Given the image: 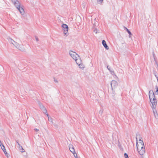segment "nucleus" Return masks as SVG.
Returning <instances> with one entry per match:
<instances>
[{"instance_id": "nucleus-1", "label": "nucleus", "mask_w": 158, "mask_h": 158, "mask_svg": "<svg viewBox=\"0 0 158 158\" xmlns=\"http://www.w3.org/2000/svg\"><path fill=\"white\" fill-rule=\"evenodd\" d=\"M8 40L10 43L12 44L16 48L19 50L21 51H24L25 49L22 44H19L10 38H8Z\"/></svg>"}, {"instance_id": "nucleus-2", "label": "nucleus", "mask_w": 158, "mask_h": 158, "mask_svg": "<svg viewBox=\"0 0 158 158\" xmlns=\"http://www.w3.org/2000/svg\"><path fill=\"white\" fill-rule=\"evenodd\" d=\"M149 96L150 101L152 104V107L153 109H155L156 107L157 102L152 90L149 91Z\"/></svg>"}, {"instance_id": "nucleus-3", "label": "nucleus", "mask_w": 158, "mask_h": 158, "mask_svg": "<svg viewBox=\"0 0 158 158\" xmlns=\"http://www.w3.org/2000/svg\"><path fill=\"white\" fill-rule=\"evenodd\" d=\"M14 5L16 8L19 11L22 15H23L24 14V11L23 9L20 5L19 2L17 0H11Z\"/></svg>"}, {"instance_id": "nucleus-4", "label": "nucleus", "mask_w": 158, "mask_h": 158, "mask_svg": "<svg viewBox=\"0 0 158 158\" xmlns=\"http://www.w3.org/2000/svg\"><path fill=\"white\" fill-rule=\"evenodd\" d=\"M75 60L76 62V63L78 65L80 68L82 69L84 68V65L82 63V60L80 58L79 56V57H77L76 59H75Z\"/></svg>"}, {"instance_id": "nucleus-5", "label": "nucleus", "mask_w": 158, "mask_h": 158, "mask_svg": "<svg viewBox=\"0 0 158 158\" xmlns=\"http://www.w3.org/2000/svg\"><path fill=\"white\" fill-rule=\"evenodd\" d=\"M69 54L73 58V59L75 60L77 57H79V56L77 54L76 52H73L72 51L69 52Z\"/></svg>"}, {"instance_id": "nucleus-6", "label": "nucleus", "mask_w": 158, "mask_h": 158, "mask_svg": "<svg viewBox=\"0 0 158 158\" xmlns=\"http://www.w3.org/2000/svg\"><path fill=\"white\" fill-rule=\"evenodd\" d=\"M62 27L63 28V30L64 31V35H67L69 29L68 26L66 24H63L62 25Z\"/></svg>"}, {"instance_id": "nucleus-7", "label": "nucleus", "mask_w": 158, "mask_h": 158, "mask_svg": "<svg viewBox=\"0 0 158 158\" xmlns=\"http://www.w3.org/2000/svg\"><path fill=\"white\" fill-rule=\"evenodd\" d=\"M110 85L112 89L113 90V89H115L118 86V83L116 81L113 80L112 81Z\"/></svg>"}, {"instance_id": "nucleus-8", "label": "nucleus", "mask_w": 158, "mask_h": 158, "mask_svg": "<svg viewBox=\"0 0 158 158\" xmlns=\"http://www.w3.org/2000/svg\"><path fill=\"white\" fill-rule=\"evenodd\" d=\"M136 145L137 150L145 148L143 143H138L137 142Z\"/></svg>"}, {"instance_id": "nucleus-9", "label": "nucleus", "mask_w": 158, "mask_h": 158, "mask_svg": "<svg viewBox=\"0 0 158 158\" xmlns=\"http://www.w3.org/2000/svg\"><path fill=\"white\" fill-rule=\"evenodd\" d=\"M138 151L140 155H142L145 153V148H143L140 149H139L138 150Z\"/></svg>"}, {"instance_id": "nucleus-10", "label": "nucleus", "mask_w": 158, "mask_h": 158, "mask_svg": "<svg viewBox=\"0 0 158 158\" xmlns=\"http://www.w3.org/2000/svg\"><path fill=\"white\" fill-rule=\"evenodd\" d=\"M69 147L70 151L73 154L75 152V149L73 145H72V144H69Z\"/></svg>"}, {"instance_id": "nucleus-11", "label": "nucleus", "mask_w": 158, "mask_h": 158, "mask_svg": "<svg viewBox=\"0 0 158 158\" xmlns=\"http://www.w3.org/2000/svg\"><path fill=\"white\" fill-rule=\"evenodd\" d=\"M102 43L103 46L106 49L108 50L109 48L106 44V41L105 40H103L102 41Z\"/></svg>"}, {"instance_id": "nucleus-12", "label": "nucleus", "mask_w": 158, "mask_h": 158, "mask_svg": "<svg viewBox=\"0 0 158 158\" xmlns=\"http://www.w3.org/2000/svg\"><path fill=\"white\" fill-rule=\"evenodd\" d=\"M41 109L44 113L47 114V110L43 106H42V107H41Z\"/></svg>"}, {"instance_id": "nucleus-13", "label": "nucleus", "mask_w": 158, "mask_h": 158, "mask_svg": "<svg viewBox=\"0 0 158 158\" xmlns=\"http://www.w3.org/2000/svg\"><path fill=\"white\" fill-rule=\"evenodd\" d=\"M107 68L109 70L110 73L113 75H114V71L113 70V69H111L110 68H109L108 66H107Z\"/></svg>"}, {"instance_id": "nucleus-14", "label": "nucleus", "mask_w": 158, "mask_h": 158, "mask_svg": "<svg viewBox=\"0 0 158 158\" xmlns=\"http://www.w3.org/2000/svg\"><path fill=\"white\" fill-rule=\"evenodd\" d=\"M46 115H47V116H48V121H50V122H51L52 123H53V122L52 118L51 117H49V115L48 114H46Z\"/></svg>"}, {"instance_id": "nucleus-15", "label": "nucleus", "mask_w": 158, "mask_h": 158, "mask_svg": "<svg viewBox=\"0 0 158 158\" xmlns=\"http://www.w3.org/2000/svg\"><path fill=\"white\" fill-rule=\"evenodd\" d=\"M1 146L2 147H1V148H2V149L4 153L6 154V150L5 148V146L2 144V145Z\"/></svg>"}, {"instance_id": "nucleus-16", "label": "nucleus", "mask_w": 158, "mask_h": 158, "mask_svg": "<svg viewBox=\"0 0 158 158\" xmlns=\"http://www.w3.org/2000/svg\"><path fill=\"white\" fill-rule=\"evenodd\" d=\"M19 148L21 152H24V150L23 148L21 146H19Z\"/></svg>"}, {"instance_id": "nucleus-17", "label": "nucleus", "mask_w": 158, "mask_h": 158, "mask_svg": "<svg viewBox=\"0 0 158 158\" xmlns=\"http://www.w3.org/2000/svg\"><path fill=\"white\" fill-rule=\"evenodd\" d=\"M125 29L127 31V32L129 34V37L130 38L131 37V35H132L130 31L127 28L125 27Z\"/></svg>"}, {"instance_id": "nucleus-18", "label": "nucleus", "mask_w": 158, "mask_h": 158, "mask_svg": "<svg viewBox=\"0 0 158 158\" xmlns=\"http://www.w3.org/2000/svg\"><path fill=\"white\" fill-rule=\"evenodd\" d=\"M153 113L155 118H158V115L156 112V113H155V111L153 110Z\"/></svg>"}, {"instance_id": "nucleus-19", "label": "nucleus", "mask_w": 158, "mask_h": 158, "mask_svg": "<svg viewBox=\"0 0 158 158\" xmlns=\"http://www.w3.org/2000/svg\"><path fill=\"white\" fill-rule=\"evenodd\" d=\"M141 142L142 143H143V141L142 139V138H140L139 139V142H137L138 143H141Z\"/></svg>"}, {"instance_id": "nucleus-20", "label": "nucleus", "mask_w": 158, "mask_h": 158, "mask_svg": "<svg viewBox=\"0 0 158 158\" xmlns=\"http://www.w3.org/2000/svg\"><path fill=\"white\" fill-rule=\"evenodd\" d=\"M156 90L155 92L156 94H158V87H156Z\"/></svg>"}, {"instance_id": "nucleus-21", "label": "nucleus", "mask_w": 158, "mask_h": 158, "mask_svg": "<svg viewBox=\"0 0 158 158\" xmlns=\"http://www.w3.org/2000/svg\"><path fill=\"white\" fill-rule=\"evenodd\" d=\"M103 110L102 109H101L100 110L99 112V114L101 115L102 113H103Z\"/></svg>"}, {"instance_id": "nucleus-22", "label": "nucleus", "mask_w": 158, "mask_h": 158, "mask_svg": "<svg viewBox=\"0 0 158 158\" xmlns=\"http://www.w3.org/2000/svg\"><path fill=\"white\" fill-rule=\"evenodd\" d=\"M124 156L125 158H129L128 155L126 153H125Z\"/></svg>"}, {"instance_id": "nucleus-23", "label": "nucleus", "mask_w": 158, "mask_h": 158, "mask_svg": "<svg viewBox=\"0 0 158 158\" xmlns=\"http://www.w3.org/2000/svg\"><path fill=\"white\" fill-rule=\"evenodd\" d=\"M98 29L97 28H95L94 30V32L96 34H97L98 32Z\"/></svg>"}, {"instance_id": "nucleus-24", "label": "nucleus", "mask_w": 158, "mask_h": 158, "mask_svg": "<svg viewBox=\"0 0 158 158\" xmlns=\"http://www.w3.org/2000/svg\"><path fill=\"white\" fill-rule=\"evenodd\" d=\"M73 155L75 158H77V155L76 152H75L74 153H73Z\"/></svg>"}, {"instance_id": "nucleus-25", "label": "nucleus", "mask_w": 158, "mask_h": 158, "mask_svg": "<svg viewBox=\"0 0 158 158\" xmlns=\"http://www.w3.org/2000/svg\"><path fill=\"white\" fill-rule=\"evenodd\" d=\"M35 39L37 41H39V39L37 36H35Z\"/></svg>"}, {"instance_id": "nucleus-26", "label": "nucleus", "mask_w": 158, "mask_h": 158, "mask_svg": "<svg viewBox=\"0 0 158 158\" xmlns=\"http://www.w3.org/2000/svg\"><path fill=\"white\" fill-rule=\"evenodd\" d=\"M54 81L56 83H58V81L56 79H55V78L54 79Z\"/></svg>"}, {"instance_id": "nucleus-27", "label": "nucleus", "mask_w": 158, "mask_h": 158, "mask_svg": "<svg viewBox=\"0 0 158 158\" xmlns=\"http://www.w3.org/2000/svg\"><path fill=\"white\" fill-rule=\"evenodd\" d=\"M153 74H154L155 77H156H156H158L157 75L156 74V73L155 72H153Z\"/></svg>"}, {"instance_id": "nucleus-28", "label": "nucleus", "mask_w": 158, "mask_h": 158, "mask_svg": "<svg viewBox=\"0 0 158 158\" xmlns=\"http://www.w3.org/2000/svg\"><path fill=\"white\" fill-rule=\"evenodd\" d=\"M34 130L37 131H39V129H37V128H35L34 129Z\"/></svg>"}, {"instance_id": "nucleus-29", "label": "nucleus", "mask_w": 158, "mask_h": 158, "mask_svg": "<svg viewBox=\"0 0 158 158\" xmlns=\"http://www.w3.org/2000/svg\"><path fill=\"white\" fill-rule=\"evenodd\" d=\"M16 143L18 144L19 145V146L20 145V144H19V142H18V141L17 140L16 141Z\"/></svg>"}, {"instance_id": "nucleus-30", "label": "nucleus", "mask_w": 158, "mask_h": 158, "mask_svg": "<svg viewBox=\"0 0 158 158\" xmlns=\"http://www.w3.org/2000/svg\"><path fill=\"white\" fill-rule=\"evenodd\" d=\"M100 2H102L103 0H98Z\"/></svg>"}, {"instance_id": "nucleus-31", "label": "nucleus", "mask_w": 158, "mask_h": 158, "mask_svg": "<svg viewBox=\"0 0 158 158\" xmlns=\"http://www.w3.org/2000/svg\"><path fill=\"white\" fill-rule=\"evenodd\" d=\"M157 71H158V64H157Z\"/></svg>"}, {"instance_id": "nucleus-32", "label": "nucleus", "mask_w": 158, "mask_h": 158, "mask_svg": "<svg viewBox=\"0 0 158 158\" xmlns=\"http://www.w3.org/2000/svg\"><path fill=\"white\" fill-rule=\"evenodd\" d=\"M42 106H43V105L41 104L40 105V107L41 108H41L42 107Z\"/></svg>"}, {"instance_id": "nucleus-33", "label": "nucleus", "mask_w": 158, "mask_h": 158, "mask_svg": "<svg viewBox=\"0 0 158 158\" xmlns=\"http://www.w3.org/2000/svg\"><path fill=\"white\" fill-rule=\"evenodd\" d=\"M137 138H138V137H136V140L137 141Z\"/></svg>"}]
</instances>
